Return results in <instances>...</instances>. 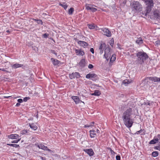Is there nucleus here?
Listing matches in <instances>:
<instances>
[{"label":"nucleus","mask_w":160,"mask_h":160,"mask_svg":"<svg viewBox=\"0 0 160 160\" xmlns=\"http://www.w3.org/2000/svg\"><path fill=\"white\" fill-rule=\"evenodd\" d=\"M33 20H34V21H35V22H37V20L38 19H34L33 18Z\"/></svg>","instance_id":"5fc2aeb1"},{"label":"nucleus","mask_w":160,"mask_h":160,"mask_svg":"<svg viewBox=\"0 0 160 160\" xmlns=\"http://www.w3.org/2000/svg\"><path fill=\"white\" fill-rule=\"evenodd\" d=\"M74 9L73 8H71L68 10H74Z\"/></svg>","instance_id":"6e6d98bb"},{"label":"nucleus","mask_w":160,"mask_h":160,"mask_svg":"<svg viewBox=\"0 0 160 160\" xmlns=\"http://www.w3.org/2000/svg\"><path fill=\"white\" fill-rule=\"evenodd\" d=\"M108 149L110 150L111 154L113 155H114L116 153L112 150V149L110 148H108Z\"/></svg>","instance_id":"2f4dec72"},{"label":"nucleus","mask_w":160,"mask_h":160,"mask_svg":"<svg viewBox=\"0 0 160 160\" xmlns=\"http://www.w3.org/2000/svg\"><path fill=\"white\" fill-rule=\"evenodd\" d=\"M0 70L5 71V70L4 69H0Z\"/></svg>","instance_id":"bf43d9fd"},{"label":"nucleus","mask_w":160,"mask_h":160,"mask_svg":"<svg viewBox=\"0 0 160 160\" xmlns=\"http://www.w3.org/2000/svg\"><path fill=\"white\" fill-rule=\"evenodd\" d=\"M123 83L124 84L126 85V84H128V83H130V82H129L128 80H125L123 81Z\"/></svg>","instance_id":"473e14b6"},{"label":"nucleus","mask_w":160,"mask_h":160,"mask_svg":"<svg viewBox=\"0 0 160 160\" xmlns=\"http://www.w3.org/2000/svg\"><path fill=\"white\" fill-rule=\"evenodd\" d=\"M37 22L38 24H41V25L43 23L41 19H38Z\"/></svg>","instance_id":"e433bc0d"},{"label":"nucleus","mask_w":160,"mask_h":160,"mask_svg":"<svg viewBox=\"0 0 160 160\" xmlns=\"http://www.w3.org/2000/svg\"><path fill=\"white\" fill-rule=\"evenodd\" d=\"M17 160V159H14V160Z\"/></svg>","instance_id":"69168bd1"},{"label":"nucleus","mask_w":160,"mask_h":160,"mask_svg":"<svg viewBox=\"0 0 160 160\" xmlns=\"http://www.w3.org/2000/svg\"><path fill=\"white\" fill-rule=\"evenodd\" d=\"M30 98L29 97H25L23 98V101L24 102H26L28 100H29Z\"/></svg>","instance_id":"a19ab883"},{"label":"nucleus","mask_w":160,"mask_h":160,"mask_svg":"<svg viewBox=\"0 0 160 160\" xmlns=\"http://www.w3.org/2000/svg\"><path fill=\"white\" fill-rule=\"evenodd\" d=\"M86 8L87 10H97L94 6L91 4H87L86 5Z\"/></svg>","instance_id":"f8f14e48"},{"label":"nucleus","mask_w":160,"mask_h":160,"mask_svg":"<svg viewBox=\"0 0 160 160\" xmlns=\"http://www.w3.org/2000/svg\"><path fill=\"white\" fill-rule=\"evenodd\" d=\"M7 145L8 146H12L15 148H17L19 147V145L16 144L7 143Z\"/></svg>","instance_id":"c85d7f7f"},{"label":"nucleus","mask_w":160,"mask_h":160,"mask_svg":"<svg viewBox=\"0 0 160 160\" xmlns=\"http://www.w3.org/2000/svg\"><path fill=\"white\" fill-rule=\"evenodd\" d=\"M41 158L42 159V160H45V158H43L42 157H41Z\"/></svg>","instance_id":"603ef678"},{"label":"nucleus","mask_w":160,"mask_h":160,"mask_svg":"<svg viewBox=\"0 0 160 160\" xmlns=\"http://www.w3.org/2000/svg\"><path fill=\"white\" fill-rule=\"evenodd\" d=\"M101 94V92L100 91L98 90H95L94 92L92 93L91 95L96 96H99Z\"/></svg>","instance_id":"393cba45"},{"label":"nucleus","mask_w":160,"mask_h":160,"mask_svg":"<svg viewBox=\"0 0 160 160\" xmlns=\"http://www.w3.org/2000/svg\"><path fill=\"white\" fill-rule=\"evenodd\" d=\"M132 56H133V54H132Z\"/></svg>","instance_id":"0e129e2a"},{"label":"nucleus","mask_w":160,"mask_h":160,"mask_svg":"<svg viewBox=\"0 0 160 160\" xmlns=\"http://www.w3.org/2000/svg\"><path fill=\"white\" fill-rule=\"evenodd\" d=\"M90 51L91 52H92V53L93 54L94 53V49L92 48H91L90 49Z\"/></svg>","instance_id":"c03bdc74"},{"label":"nucleus","mask_w":160,"mask_h":160,"mask_svg":"<svg viewBox=\"0 0 160 160\" xmlns=\"http://www.w3.org/2000/svg\"><path fill=\"white\" fill-rule=\"evenodd\" d=\"M136 42L138 44H141L143 43V41L141 38H140L136 40Z\"/></svg>","instance_id":"a878e982"},{"label":"nucleus","mask_w":160,"mask_h":160,"mask_svg":"<svg viewBox=\"0 0 160 160\" xmlns=\"http://www.w3.org/2000/svg\"><path fill=\"white\" fill-rule=\"evenodd\" d=\"M131 8L134 10H139L142 9L141 4L138 1H133L131 4Z\"/></svg>","instance_id":"7ed1b4c3"},{"label":"nucleus","mask_w":160,"mask_h":160,"mask_svg":"<svg viewBox=\"0 0 160 160\" xmlns=\"http://www.w3.org/2000/svg\"><path fill=\"white\" fill-rule=\"evenodd\" d=\"M158 151H155L152 152V155L153 157H156L158 156Z\"/></svg>","instance_id":"cd10ccee"},{"label":"nucleus","mask_w":160,"mask_h":160,"mask_svg":"<svg viewBox=\"0 0 160 160\" xmlns=\"http://www.w3.org/2000/svg\"><path fill=\"white\" fill-rule=\"evenodd\" d=\"M114 43V41L113 40L112 41H111V42L110 43V45L112 47V46L113 45Z\"/></svg>","instance_id":"de8ad7c7"},{"label":"nucleus","mask_w":160,"mask_h":160,"mask_svg":"<svg viewBox=\"0 0 160 160\" xmlns=\"http://www.w3.org/2000/svg\"><path fill=\"white\" fill-rule=\"evenodd\" d=\"M6 32H9V30H7Z\"/></svg>","instance_id":"680f3d73"},{"label":"nucleus","mask_w":160,"mask_h":160,"mask_svg":"<svg viewBox=\"0 0 160 160\" xmlns=\"http://www.w3.org/2000/svg\"><path fill=\"white\" fill-rule=\"evenodd\" d=\"M21 140V138H18V140H13L11 142L12 143H17Z\"/></svg>","instance_id":"72a5a7b5"},{"label":"nucleus","mask_w":160,"mask_h":160,"mask_svg":"<svg viewBox=\"0 0 160 160\" xmlns=\"http://www.w3.org/2000/svg\"><path fill=\"white\" fill-rule=\"evenodd\" d=\"M11 67L14 69L21 67L22 69H25V66L23 64L18 63L12 65Z\"/></svg>","instance_id":"1a4fd4ad"},{"label":"nucleus","mask_w":160,"mask_h":160,"mask_svg":"<svg viewBox=\"0 0 160 160\" xmlns=\"http://www.w3.org/2000/svg\"><path fill=\"white\" fill-rule=\"evenodd\" d=\"M78 43L80 46L83 47L84 48H85L88 45V44L86 42L82 41H79L78 42Z\"/></svg>","instance_id":"4468645a"},{"label":"nucleus","mask_w":160,"mask_h":160,"mask_svg":"<svg viewBox=\"0 0 160 160\" xmlns=\"http://www.w3.org/2000/svg\"><path fill=\"white\" fill-rule=\"evenodd\" d=\"M45 150L48 151H49L50 152L51 151V150L50 149H48L47 147V148L46 150Z\"/></svg>","instance_id":"3c124183"},{"label":"nucleus","mask_w":160,"mask_h":160,"mask_svg":"<svg viewBox=\"0 0 160 160\" xmlns=\"http://www.w3.org/2000/svg\"><path fill=\"white\" fill-rule=\"evenodd\" d=\"M103 34L108 37H110L111 35V33L110 30L108 29L104 28L102 29Z\"/></svg>","instance_id":"9d476101"},{"label":"nucleus","mask_w":160,"mask_h":160,"mask_svg":"<svg viewBox=\"0 0 160 160\" xmlns=\"http://www.w3.org/2000/svg\"><path fill=\"white\" fill-rule=\"evenodd\" d=\"M79 64L80 67L83 68L86 65V61L85 59H81L79 63Z\"/></svg>","instance_id":"dca6fc26"},{"label":"nucleus","mask_w":160,"mask_h":160,"mask_svg":"<svg viewBox=\"0 0 160 160\" xmlns=\"http://www.w3.org/2000/svg\"><path fill=\"white\" fill-rule=\"evenodd\" d=\"M97 133H99L100 131H99V130L98 129H97Z\"/></svg>","instance_id":"13d9d810"},{"label":"nucleus","mask_w":160,"mask_h":160,"mask_svg":"<svg viewBox=\"0 0 160 160\" xmlns=\"http://www.w3.org/2000/svg\"><path fill=\"white\" fill-rule=\"evenodd\" d=\"M159 139L158 138H155V137H154L153 139L151 140L149 142L150 144H153L156 143L158 142Z\"/></svg>","instance_id":"6ab92c4d"},{"label":"nucleus","mask_w":160,"mask_h":160,"mask_svg":"<svg viewBox=\"0 0 160 160\" xmlns=\"http://www.w3.org/2000/svg\"><path fill=\"white\" fill-rule=\"evenodd\" d=\"M111 50L109 47H106L104 50V57L108 61L111 56Z\"/></svg>","instance_id":"20e7f679"},{"label":"nucleus","mask_w":160,"mask_h":160,"mask_svg":"<svg viewBox=\"0 0 160 160\" xmlns=\"http://www.w3.org/2000/svg\"><path fill=\"white\" fill-rule=\"evenodd\" d=\"M148 11V10H147V13H148V11Z\"/></svg>","instance_id":"052dcab7"},{"label":"nucleus","mask_w":160,"mask_h":160,"mask_svg":"<svg viewBox=\"0 0 160 160\" xmlns=\"http://www.w3.org/2000/svg\"><path fill=\"white\" fill-rule=\"evenodd\" d=\"M19 137V135L17 134H12L8 136V138L12 139H16Z\"/></svg>","instance_id":"f3484780"},{"label":"nucleus","mask_w":160,"mask_h":160,"mask_svg":"<svg viewBox=\"0 0 160 160\" xmlns=\"http://www.w3.org/2000/svg\"><path fill=\"white\" fill-rule=\"evenodd\" d=\"M116 158V160H120L121 159V157L120 155H117Z\"/></svg>","instance_id":"58836bf2"},{"label":"nucleus","mask_w":160,"mask_h":160,"mask_svg":"<svg viewBox=\"0 0 160 160\" xmlns=\"http://www.w3.org/2000/svg\"><path fill=\"white\" fill-rule=\"evenodd\" d=\"M133 114V110L131 108L127 109L123 113L122 119L124 124L128 128H131L133 123L131 118V115Z\"/></svg>","instance_id":"f257e3e1"},{"label":"nucleus","mask_w":160,"mask_h":160,"mask_svg":"<svg viewBox=\"0 0 160 160\" xmlns=\"http://www.w3.org/2000/svg\"><path fill=\"white\" fill-rule=\"evenodd\" d=\"M154 148L160 151V142H159L158 146L154 147Z\"/></svg>","instance_id":"7c9ffc66"},{"label":"nucleus","mask_w":160,"mask_h":160,"mask_svg":"<svg viewBox=\"0 0 160 160\" xmlns=\"http://www.w3.org/2000/svg\"><path fill=\"white\" fill-rule=\"evenodd\" d=\"M92 11H93V12H94V11H95V10Z\"/></svg>","instance_id":"e2e57ef3"},{"label":"nucleus","mask_w":160,"mask_h":160,"mask_svg":"<svg viewBox=\"0 0 160 160\" xmlns=\"http://www.w3.org/2000/svg\"><path fill=\"white\" fill-rule=\"evenodd\" d=\"M72 99L73 100L76 104H78L79 102V99L77 96H73Z\"/></svg>","instance_id":"4be33fe9"},{"label":"nucleus","mask_w":160,"mask_h":160,"mask_svg":"<svg viewBox=\"0 0 160 160\" xmlns=\"http://www.w3.org/2000/svg\"><path fill=\"white\" fill-rule=\"evenodd\" d=\"M155 138H156L155 137ZM157 138H158V139H159V140L160 139V134L158 135Z\"/></svg>","instance_id":"09e8293b"},{"label":"nucleus","mask_w":160,"mask_h":160,"mask_svg":"<svg viewBox=\"0 0 160 160\" xmlns=\"http://www.w3.org/2000/svg\"><path fill=\"white\" fill-rule=\"evenodd\" d=\"M94 124V122H92L90 123L89 124H92L93 125Z\"/></svg>","instance_id":"4d7b16f0"},{"label":"nucleus","mask_w":160,"mask_h":160,"mask_svg":"<svg viewBox=\"0 0 160 160\" xmlns=\"http://www.w3.org/2000/svg\"><path fill=\"white\" fill-rule=\"evenodd\" d=\"M29 125L30 128L34 130H36L38 128L37 126L33 123H29Z\"/></svg>","instance_id":"412c9836"},{"label":"nucleus","mask_w":160,"mask_h":160,"mask_svg":"<svg viewBox=\"0 0 160 160\" xmlns=\"http://www.w3.org/2000/svg\"><path fill=\"white\" fill-rule=\"evenodd\" d=\"M149 79L154 82H158L160 81V78H158L156 77H147L144 79V80H147Z\"/></svg>","instance_id":"6e6552de"},{"label":"nucleus","mask_w":160,"mask_h":160,"mask_svg":"<svg viewBox=\"0 0 160 160\" xmlns=\"http://www.w3.org/2000/svg\"><path fill=\"white\" fill-rule=\"evenodd\" d=\"M27 132V131H26L25 130H22L21 132V134L23 135V134H26Z\"/></svg>","instance_id":"c9c22d12"},{"label":"nucleus","mask_w":160,"mask_h":160,"mask_svg":"<svg viewBox=\"0 0 160 160\" xmlns=\"http://www.w3.org/2000/svg\"><path fill=\"white\" fill-rule=\"evenodd\" d=\"M20 105V103L19 102H18V103H17L16 105V107H18V106H19V105Z\"/></svg>","instance_id":"8fccbe9b"},{"label":"nucleus","mask_w":160,"mask_h":160,"mask_svg":"<svg viewBox=\"0 0 160 160\" xmlns=\"http://www.w3.org/2000/svg\"><path fill=\"white\" fill-rule=\"evenodd\" d=\"M159 11H154L153 15L155 18H158L160 17V14L158 12Z\"/></svg>","instance_id":"aec40b11"},{"label":"nucleus","mask_w":160,"mask_h":160,"mask_svg":"<svg viewBox=\"0 0 160 160\" xmlns=\"http://www.w3.org/2000/svg\"><path fill=\"white\" fill-rule=\"evenodd\" d=\"M51 61H52L53 65L54 66L58 65L60 62V61L57 59H54L53 58H51Z\"/></svg>","instance_id":"a211bd4d"},{"label":"nucleus","mask_w":160,"mask_h":160,"mask_svg":"<svg viewBox=\"0 0 160 160\" xmlns=\"http://www.w3.org/2000/svg\"><path fill=\"white\" fill-rule=\"evenodd\" d=\"M83 150L90 156H92L94 155V152L92 149H84Z\"/></svg>","instance_id":"9b49d317"},{"label":"nucleus","mask_w":160,"mask_h":160,"mask_svg":"<svg viewBox=\"0 0 160 160\" xmlns=\"http://www.w3.org/2000/svg\"><path fill=\"white\" fill-rule=\"evenodd\" d=\"M142 131H143L142 130V129H141L139 131H137L136 132V134H140L141 133V134L142 135V134H143L142 133Z\"/></svg>","instance_id":"f704fd0d"},{"label":"nucleus","mask_w":160,"mask_h":160,"mask_svg":"<svg viewBox=\"0 0 160 160\" xmlns=\"http://www.w3.org/2000/svg\"><path fill=\"white\" fill-rule=\"evenodd\" d=\"M93 66L91 64H89L88 66V68L90 69H92L93 68Z\"/></svg>","instance_id":"79ce46f5"},{"label":"nucleus","mask_w":160,"mask_h":160,"mask_svg":"<svg viewBox=\"0 0 160 160\" xmlns=\"http://www.w3.org/2000/svg\"><path fill=\"white\" fill-rule=\"evenodd\" d=\"M10 97H11V96H4V97L5 98H9Z\"/></svg>","instance_id":"864d4df0"},{"label":"nucleus","mask_w":160,"mask_h":160,"mask_svg":"<svg viewBox=\"0 0 160 160\" xmlns=\"http://www.w3.org/2000/svg\"><path fill=\"white\" fill-rule=\"evenodd\" d=\"M52 53L55 54L56 55H57V53L55 52V51L53 50H52L51 51Z\"/></svg>","instance_id":"49530a36"},{"label":"nucleus","mask_w":160,"mask_h":160,"mask_svg":"<svg viewBox=\"0 0 160 160\" xmlns=\"http://www.w3.org/2000/svg\"><path fill=\"white\" fill-rule=\"evenodd\" d=\"M88 28L90 29H93L95 28V26L94 25L92 24H88Z\"/></svg>","instance_id":"c756f323"},{"label":"nucleus","mask_w":160,"mask_h":160,"mask_svg":"<svg viewBox=\"0 0 160 160\" xmlns=\"http://www.w3.org/2000/svg\"><path fill=\"white\" fill-rule=\"evenodd\" d=\"M35 145L39 148L42 149L44 150H46L47 148V147L44 146L42 144H35Z\"/></svg>","instance_id":"2eb2a0df"},{"label":"nucleus","mask_w":160,"mask_h":160,"mask_svg":"<svg viewBox=\"0 0 160 160\" xmlns=\"http://www.w3.org/2000/svg\"><path fill=\"white\" fill-rule=\"evenodd\" d=\"M86 78L88 79L90 78L93 81H96L98 79V76L95 73L88 74L86 75Z\"/></svg>","instance_id":"39448f33"},{"label":"nucleus","mask_w":160,"mask_h":160,"mask_svg":"<svg viewBox=\"0 0 160 160\" xmlns=\"http://www.w3.org/2000/svg\"><path fill=\"white\" fill-rule=\"evenodd\" d=\"M95 132H96L94 130H90V137L91 138L95 137V136L96 135Z\"/></svg>","instance_id":"5701e85b"},{"label":"nucleus","mask_w":160,"mask_h":160,"mask_svg":"<svg viewBox=\"0 0 160 160\" xmlns=\"http://www.w3.org/2000/svg\"><path fill=\"white\" fill-rule=\"evenodd\" d=\"M93 126V125L92 124H87V125H85L84 127L85 128H89L90 127H91Z\"/></svg>","instance_id":"ea45409f"},{"label":"nucleus","mask_w":160,"mask_h":160,"mask_svg":"<svg viewBox=\"0 0 160 160\" xmlns=\"http://www.w3.org/2000/svg\"><path fill=\"white\" fill-rule=\"evenodd\" d=\"M75 53L77 55L83 56L84 54V52L81 49H75Z\"/></svg>","instance_id":"ddd939ff"},{"label":"nucleus","mask_w":160,"mask_h":160,"mask_svg":"<svg viewBox=\"0 0 160 160\" xmlns=\"http://www.w3.org/2000/svg\"><path fill=\"white\" fill-rule=\"evenodd\" d=\"M106 45L105 43L102 42L100 43L99 48V50L100 51V53L102 54L103 52V50L106 48Z\"/></svg>","instance_id":"423d86ee"},{"label":"nucleus","mask_w":160,"mask_h":160,"mask_svg":"<svg viewBox=\"0 0 160 160\" xmlns=\"http://www.w3.org/2000/svg\"><path fill=\"white\" fill-rule=\"evenodd\" d=\"M136 56L137 57V61L140 64H142L148 58L147 54L143 51L138 52Z\"/></svg>","instance_id":"f03ea898"},{"label":"nucleus","mask_w":160,"mask_h":160,"mask_svg":"<svg viewBox=\"0 0 160 160\" xmlns=\"http://www.w3.org/2000/svg\"><path fill=\"white\" fill-rule=\"evenodd\" d=\"M80 77V74L78 72H75L69 74V77L71 79H72L75 78H79Z\"/></svg>","instance_id":"0eeeda50"},{"label":"nucleus","mask_w":160,"mask_h":160,"mask_svg":"<svg viewBox=\"0 0 160 160\" xmlns=\"http://www.w3.org/2000/svg\"><path fill=\"white\" fill-rule=\"evenodd\" d=\"M63 8L65 9H67L68 6L67 5V4L65 3H60L59 4Z\"/></svg>","instance_id":"bb28decb"},{"label":"nucleus","mask_w":160,"mask_h":160,"mask_svg":"<svg viewBox=\"0 0 160 160\" xmlns=\"http://www.w3.org/2000/svg\"><path fill=\"white\" fill-rule=\"evenodd\" d=\"M48 35L49 34L47 33H45L42 35L43 37L45 38H47Z\"/></svg>","instance_id":"4c0bfd02"},{"label":"nucleus","mask_w":160,"mask_h":160,"mask_svg":"<svg viewBox=\"0 0 160 160\" xmlns=\"http://www.w3.org/2000/svg\"><path fill=\"white\" fill-rule=\"evenodd\" d=\"M73 11H68V13L70 15H71Z\"/></svg>","instance_id":"a18cd8bd"},{"label":"nucleus","mask_w":160,"mask_h":160,"mask_svg":"<svg viewBox=\"0 0 160 160\" xmlns=\"http://www.w3.org/2000/svg\"><path fill=\"white\" fill-rule=\"evenodd\" d=\"M116 55L114 54H113L110 59V62L109 63V64L110 65H111V63H112L116 59Z\"/></svg>","instance_id":"b1692460"},{"label":"nucleus","mask_w":160,"mask_h":160,"mask_svg":"<svg viewBox=\"0 0 160 160\" xmlns=\"http://www.w3.org/2000/svg\"><path fill=\"white\" fill-rule=\"evenodd\" d=\"M18 101L19 103H22L23 102L22 99H19L18 100Z\"/></svg>","instance_id":"37998d69"}]
</instances>
